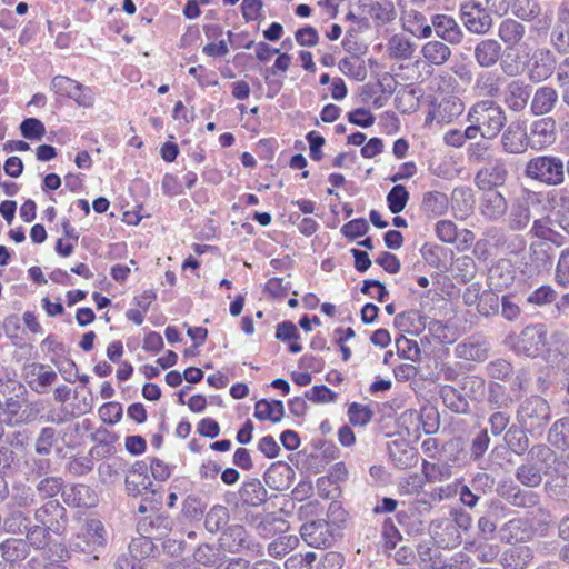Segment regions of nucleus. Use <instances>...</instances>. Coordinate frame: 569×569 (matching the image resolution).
Listing matches in <instances>:
<instances>
[{"instance_id":"nucleus-52","label":"nucleus","mask_w":569,"mask_h":569,"mask_svg":"<svg viewBox=\"0 0 569 569\" xmlns=\"http://www.w3.org/2000/svg\"><path fill=\"white\" fill-rule=\"evenodd\" d=\"M527 432L525 429L520 428H510L506 436L505 441L510 449L511 452H513L517 456H523L525 453L528 455V451L530 450V441L527 436Z\"/></svg>"},{"instance_id":"nucleus-15","label":"nucleus","mask_w":569,"mask_h":569,"mask_svg":"<svg viewBox=\"0 0 569 569\" xmlns=\"http://www.w3.org/2000/svg\"><path fill=\"white\" fill-rule=\"evenodd\" d=\"M530 149L542 150L550 147L557 140V124L553 118L545 117L535 120L528 132Z\"/></svg>"},{"instance_id":"nucleus-63","label":"nucleus","mask_w":569,"mask_h":569,"mask_svg":"<svg viewBox=\"0 0 569 569\" xmlns=\"http://www.w3.org/2000/svg\"><path fill=\"white\" fill-rule=\"evenodd\" d=\"M222 555L213 546L208 543L200 545L193 552V559L197 563L216 569Z\"/></svg>"},{"instance_id":"nucleus-23","label":"nucleus","mask_w":569,"mask_h":569,"mask_svg":"<svg viewBox=\"0 0 569 569\" xmlns=\"http://www.w3.org/2000/svg\"><path fill=\"white\" fill-rule=\"evenodd\" d=\"M557 61L550 50H539L533 56V62L529 70V79L535 82L547 80L555 72Z\"/></svg>"},{"instance_id":"nucleus-11","label":"nucleus","mask_w":569,"mask_h":569,"mask_svg":"<svg viewBox=\"0 0 569 569\" xmlns=\"http://www.w3.org/2000/svg\"><path fill=\"white\" fill-rule=\"evenodd\" d=\"M465 106L460 98L446 96L440 101L432 99L430 110L426 117V124L437 121L438 123H450L463 112Z\"/></svg>"},{"instance_id":"nucleus-29","label":"nucleus","mask_w":569,"mask_h":569,"mask_svg":"<svg viewBox=\"0 0 569 569\" xmlns=\"http://www.w3.org/2000/svg\"><path fill=\"white\" fill-rule=\"evenodd\" d=\"M402 24L406 31L417 38L428 39L432 36L431 20L417 10H405L401 16Z\"/></svg>"},{"instance_id":"nucleus-13","label":"nucleus","mask_w":569,"mask_h":569,"mask_svg":"<svg viewBox=\"0 0 569 569\" xmlns=\"http://www.w3.org/2000/svg\"><path fill=\"white\" fill-rule=\"evenodd\" d=\"M500 144L508 154H521L530 148L528 132L520 121L511 122L501 131Z\"/></svg>"},{"instance_id":"nucleus-40","label":"nucleus","mask_w":569,"mask_h":569,"mask_svg":"<svg viewBox=\"0 0 569 569\" xmlns=\"http://www.w3.org/2000/svg\"><path fill=\"white\" fill-rule=\"evenodd\" d=\"M553 222L569 236V190L560 188L555 191Z\"/></svg>"},{"instance_id":"nucleus-53","label":"nucleus","mask_w":569,"mask_h":569,"mask_svg":"<svg viewBox=\"0 0 569 569\" xmlns=\"http://www.w3.org/2000/svg\"><path fill=\"white\" fill-rule=\"evenodd\" d=\"M256 520H259L256 523V530L262 538H271L287 529V522L272 513L257 517Z\"/></svg>"},{"instance_id":"nucleus-19","label":"nucleus","mask_w":569,"mask_h":569,"mask_svg":"<svg viewBox=\"0 0 569 569\" xmlns=\"http://www.w3.org/2000/svg\"><path fill=\"white\" fill-rule=\"evenodd\" d=\"M300 535L305 542L313 548L325 549L331 546L333 535L326 521H312L301 526Z\"/></svg>"},{"instance_id":"nucleus-59","label":"nucleus","mask_w":569,"mask_h":569,"mask_svg":"<svg viewBox=\"0 0 569 569\" xmlns=\"http://www.w3.org/2000/svg\"><path fill=\"white\" fill-rule=\"evenodd\" d=\"M153 540L154 539L152 538H146L139 535L138 538L131 540L128 550L136 559L141 562L143 559L156 556L157 547Z\"/></svg>"},{"instance_id":"nucleus-49","label":"nucleus","mask_w":569,"mask_h":569,"mask_svg":"<svg viewBox=\"0 0 569 569\" xmlns=\"http://www.w3.org/2000/svg\"><path fill=\"white\" fill-rule=\"evenodd\" d=\"M8 498L9 501L6 506L18 509H28L36 501V492L31 487L19 483L12 487V491L11 493L9 492Z\"/></svg>"},{"instance_id":"nucleus-3","label":"nucleus","mask_w":569,"mask_h":569,"mask_svg":"<svg viewBox=\"0 0 569 569\" xmlns=\"http://www.w3.org/2000/svg\"><path fill=\"white\" fill-rule=\"evenodd\" d=\"M563 160L558 156L543 154L529 159L523 169L527 179L546 187L563 184Z\"/></svg>"},{"instance_id":"nucleus-4","label":"nucleus","mask_w":569,"mask_h":569,"mask_svg":"<svg viewBox=\"0 0 569 569\" xmlns=\"http://www.w3.org/2000/svg\"><path fill=\"white\" fill-rule=\"evenodd\" d=\"M551 419L549 402L540 396L526 398L518 407L517 421L529 433L540 432Z\"/></svg>"},{"instance_id":"nucleus-58","label":"nucleus","mask_w":569,"mask_h":569,"mask_svg":"<svg viewBox=\"0 0 569 569\" xmlns=\"http://www.w3.org/2000/svg\"><path fill=\"white\" fill-rule=\"evenodd\" d=\"M558 298V292L550 284H542L526 297V302L535 307H546L553 303Z\"/></svg>"},{"instance_id":"nucleus-54","label":"nucleus","mask_w":569,"mask_h":569,"mask_svg":"<svg viewBox=\"0 0 569 569\" xmlns=\"http://www.w3.org/2000/svg\"><path fill=\"white\" fill-rule=\"evenodd\" d=\"M230 520V511L228 507L222 505H214L206 515L204 527L211 532L216 533L223 529Z\"/></svg>"},{"instance_id":"nucleus-45","label":"nucleus","mask_w":569,"mask_h":569,"mask_svg":"<svg viewBox=\"0 0 569 569\" xmlns=\"http://www.w3.org/2000/svg\"><path fill=\"white\" fill-rule=\"evenodd\" d=\"M489 280L491 286L496 289L508 288L511 286L515 280V270L511 263L507 260L498 261L489 270Z\"/></svg>"},{"instance_id":"nucleus-33","label":"nucleus","mask_w":569,"mask_h":569,"mask_svg":"<svg viewBox=\"0 0 569 569\" xmlns=\"http://www.w3.org/2000/svg\"><path fill=\"white\" fill-rule=\"evenodd\" d=\"M525 34L526 27L512 18L503 19L498 28V36L507 49L516 48L522 41Z\"/></svg>"},{"instance_id":"nucleus-35","label":"nucleus","mask_w":569,"mask_h":569,"mask_svg":"<svg viewBox=\"0 0 569 569\" xmlns=\"http://www.w3.org/2000/svg\"><path fill=\"white\" fill-rule=\"evenodd\" d=\"M440 399L446 408L459 415H468L470 412V405L465 395L457 388L450 385L440 387Z\"/></svg>"},{"instance_id":"nucleus-7","label":"nucleus","mask_w":569,"mask_h":569,"mask_svg":"<svg viewBox=\"0 0 569 569\" xmlns=\"http://www.w3.org/2000/svg\"><path fill=\"white\" fill-rule=\"evenodd\" d=\"M50 90L59 97L69 98L83 108H90L94 103V96L91 88L73 80L67 76L58 74L52 78Z\"/></svg>"},{"instance_id":"nucleus-57","label":"nucleus","mask_w":569,"mask_h":569,"mask_svg":"<svg viewBox=\"0 0 569 569\" xmlns=\"http://www.w3.org/2000/svg\"><path fill=\"white\" fill-rule=\"evenodd\" d=\"M510 8L512 13L522 21H531L541 12L537 0H511Z\"/></svg>"},{"instance_id":"nucleus-17","label":"nucleus","mask_w":569,"mask_h":569,"mask_svg":"<svg viewBox=\"0 0 569 569\" xmlns=\"http://www.w3.org/2000/svg\"><path fill=\"white\" fill-rule=\"evenodd\" d=\"M219 546L222 550L230 553H238L242 550H253L256 547L246 528L241 525L227 527L219 538Z\"/></svg>"},{"instance_id":"nucleus-1","label":"nucleus","mask_w":569,"mask_h":569,"mask_svg":"<svg viewBox=\"0 0 569 569\" xmlns=\"http://www.w3.org/2000/svg\"><path fill=\"white\" fill-rule=\"evenodd\" d=\"M556 462L555 451L547 445H535L528 451L526 462L517 467L515 477L526 488H537L542 483L543 475Z\"/></svg>"},{"instance_id":"nucleus-26","label":"nucleus","mask_w":569,"mask_h":569,"mask_svg":"<svg viewBox=\"0 0 569 569\" xmlns=\"http://www.w3.org/2000/svg\"><path fill=\"white\" fill-rule=\"evenodd\" d=\"M543 489L550 499L569 505V471L556 469L553 473L549 472Z\"/></svg>"},{"instance_id":"nucleus-10","label":"nucleus","mask_w":569,"mask_h":569,"mask_svg":"<svg viewBox=\"0 0 569 569\" xmlns=\"http://www.w3.org/2000/svg\"><path fill=\"white\" fill-rule=\"evenodd\" d=\"M174 526L170 515L164 511H156L142 517L137 522V532L146 538L162 540L169 536Z\"/></svg>"},{"instance_id":"nucleus-21","label":"nucleus","mask_w":569,"mask_h":569,"mask_svg":"<svg viewBox=\"0 0 569 569\" xmlns=\"http://www.w3.org/2000/svg\"><path fill=\"white\" fill-rule=\"evenodd\" d=\"M500 495L513 507L523 509L538 508L540 512H543V509L540 506V495L536 491L522 489L517 485H512Z\"/></svg>"},{"instance_id":"nucleus-12","label":"nucleus","mask_w":569,"mask_h":569,"mask_svg":"<svg viewBox=\"0 0 569 569\" xmlns=\"http://www.w3.org/2000/svg\"><path fill=\"white\" fill-rule=\"evenodd\" d=\"M491 345L481 333L468 336L455 347L458 359L472 362H485L489 358Z\"/></svg>"},{"instance_id":"nucleus-56","label":"nucleus","mask_w":569,"mask_h":569,"mask_svg":"<svg viewBox=\"0 0 569 569\" xmlns=\"http://www.w3.org/2000/svg\"><path fill=\"white\" fill-rule=\"evenodd\" d=\"M51 530L47 529V527L36 523V525H29L23 533H26V541L30 547H33L37 550L44 549L50 540Z\"/></svg>"},{"instance_id":"nucleus-20","label":"nucleus","mask_w":569,"mask_h":569,"mask_svg":"<svg viewBox=\"0 0 569 569\" xmlns=\"http://www.w3.org/2000/svg\"><path fill=\"white\" fill-rule=\"evenodd\" d=\"M62 500L66 505L73 508H92L98 503L96 491L83 483L64 487Z\"/></svg>"},{"instance_id":"nucleus-48","label":"nucleus","mask_w":569,"mask_h":569,"mask_svg":"<svg viewBox=\"0 0 569 569\" xmlns=\"http://www.w3.org/2000/svg\"><path fill=\"white\" fill-rule=\"evenodd\" d=\"M64 480L58 476L41 478L36 485V491L42 500H56L54 498L64 490Z\"/></svg>"},{"instance_id":"nucleus-46","label":"nucleus","mask_w":569,"mask_h":569,"mask_svg":"<svg viewBox=\"0 0 569 569\" xmlns=\"http://www.w3.org/2000/svg\"><path fill=\"white\" fill-rule=\"evenodd\" d=\"M548 442L561 451L569 449V418H561L550 427Z\"/></svg>"},{"instance_id":"nucleus-43","label":"nucleus","mask_w":569,"mask_h":569,"mask_svg":"<svg viewBox=\"0 0 569 569\" xmlns=\"http://www.w3.org/2000/svg\"><path fill=\"white\" fill-rule=\"evenodd\" d=\"M451 207L460 217L468 216L475 208V194L469 187H457L451 192Z\"/></svg>"},{"instance_id":"nucleus-41","label":"nucleus","mask_w":569,"mask_h":569,"mask_svg":"<svg viewBox=\"0 0 569 569\" xmlns=\"http://www.w3.org/2000/svg\"><path fill=\"white\" fill-rule=\"evenodd\" d=\"M421 54L427 62L439 67L450 59L451 50L445 42L431 40L422 46Z\"/></svg>"},{"instance_id":"nucleus-36","label":"nucleus","mask_w":569,"mask_h":569,"mask_svg":"<svg viewBox=\"0 0 569 569\" xmlns=\"http://www.w3.org/2000/svg\"><path fill=\"white\" fill-rule=\"evenodd\" d=\"M239 496L242 503L250 507H259L268 499V492L259 479L244 481L239 490Z\"/></svg>"},{"instance_id":"nucleus-31","label":"nucleus","mask_w":569,"mask_h":569,"mask_svg":"<svg viewBox=\"0 0 569 569\" xmlns=\"http://www.w3.org/2000/svg\"><path fill=\"white\" fill-rule=\"evenodd\" d=\"M463 549L470 552L475 557V560L480 563L493 562L500 552V548L497 543H489L485 539H472L470 541H466Z\"/></svg>"},{"instance_id":"nucleus-25","label":"nucleus","mask_w":569,"mask_h":569,"mask_svg":"<svg viewBox=\"0 0 569 569\" xmlns=\"http://www.w3.org/2000/svg\"><path fill=\"white\" fill-rule=\"evenodd\" d=\"M82 539L86 543L82 550L94 551L103 548L108 541V533L104 525L99 519H88L82 528Z\"/></svg>"},{"instance_id":"nucleus-42","label":"nucleus","mask_w":569,"mask_h":569,"mask_svg":"<svg viewBox=\"0 0 569 569\" xmlns=\"http://www.w3.org/2000/svg\"><path fill=\"white\" fill-rule=\"evenodd\" d=\"M555 251L546 241H535L530 244V259L539 270H549L553 264Z\"/></svg>"},{"instance_id":"nucleus-55","label":"nucleus","mask_w":569,"mask_h":569,"mask_svg":"<svg viewBox=\"0 0 569 569\" xmlns=\"http://www.w3.org/2000/svg\"><path fill=\"white\" fill-rule=\"evenodd\" d=\"M531 220V210L525 202L513 204L508 214V228L512 231L525 230Z\"/></svg>"},{"instance_id":"nucleus-47","label":"nucleus","mask_w":569,"mask_h":569,"mask_svg":"<svg viewBox=\"0 0 569 569\" xmlns=\"http://www.w3.org/2000/svg\"><path fill=\"white\" fill-rule=\"evenodd\" d=\"M388 51L392 59L408 60L412 58L416 44L402 34H395L388 42Z\"/></svg>"},{"instance_id":"nucleus-62","label":"nucleus","mask_w":569,"mask_h":569,"mask_svg":"<svg viewBox=\"0 0 569 569\" xmlns=\"http://www.w3.org/2000/svg\"><path fill=\"white\" fill-rule=\"evenodd\" d=\"M500 78L493 72H481L477 76L475 88L481 94L495 98L500 92Z\"/></svg>"},{"instance_id":"nucleus-2","label":"nucleus","mask_w":569,"mask_h":569,"mask_svg":"<svg viewBox=\"0 0 569 569\" xmlns=\"http://www.w3.org/2000/svg\"><path fill=\"white\" fill-rule=\"evenodd\" d=\"M468 122H476L482 129V139L495 140L507 124L506 110L495 100H480L471 106Z\"/></svg>"},{"instance_id":"nucleus-38","label":"nucleus","mask_w":569,"mask_h":569,"mask_svg":"<svg viewBox=\"0 0 569 569\" xmlns=\"http://www.w3.org/2000/svg\"><path fill=\"white\" fill-rule=\"evenodd\" d=\"M0 553L4 561L16 563L29 556V545L24 539L9 538L0 543Z\"/></svg>"},{"instance_id":"nucleus-14","label":"nucleus","mask_w":569,"mask_h":569,"mask_svg":"<svg viewBox=\"0 0 569 569\" xmlns=\"http://www.w3.org/2000/svg\"><path fill=\"white\" fill-rule=\"evenodd\" d=\"M432 34L449 44H460L465 32L458 21L450 14L436 13L431 16Z\"/></svg>"},{"instance_id":"nucleus-64","label":"nucleus","mask_w":569,"mask_h":569,"mask_svg":"<svg viewBox=\"0 0 569 569\" xmlns=\"http://www.w3.org/2000/svg\"><path fill=\"white\" fill-rule=\"evenodd\" d=\"M461 389L472 400H479L486 392V380L479 376H466L461 381Z\"/></svg>"},{"instance_id":"nucleus-24","label":"nucleus","mask_w":569,"mask_h":569,"mask_svg":"<svg viewBox=\"0 0 569 569\" xmlns=\"http://www.w3.org/2000/svg\"><path fill=\"white\" fill-rule=\"evenodd\" d=\"M502 47L495 39H481L473 49V58L481 68H491L501 57Z\"/></svg>"},{"instance_id":"nucleus-50","label":"nucleus","mask_w":569,"mask_h":569,"mask_svg":"<svg viewBox=\"0 0 569 569\" xmlns=\"http://www.w3.org/2000/svg\"><path fill=\"white\" fill-rule=\"evenodd\" d=\"M368 13L376 22L387 24L397 18V11L391 0L373 1L368 4Z\"/></svg>"},{"instance_id":"nucleus-60","label":"nucleus","mask_w":569,"mask_h":569,"mask_svg":"<svg viewBox=\"0 0 569 569\" xmlns=\"http://www.w3.org/2000/svg\"><path fill=\"white\" fill-rule=\"evenodd\" d=\"M386 200L390 212L398 214L406 208L409 201V192L405 186L396 184L388 192Z\"/></svg>"},{"instance_id":"nucleus-6","label":"nucleus","mask_w":569,"mask_h":569,"mask_svg":"<svg viewBox=\"0 0 569 569\" xmlns=\"http://www.w3.org/2000/svg\"><path fill=\"white\" fill-rule=\"evenodd\" d=\"M509 179L507 161L501 157L489 159L475 174L473 182L479 190H493L503 187Z\"/></svg>"},{"instance_id":"nucleus-5","label":"nucleus","mask_w":569,"mask_h":569,"mask_svg":"<svg viewBox=\"0 0 569 569\" xmlns=\"http://www.w3.org/2000/svg\"><path fill=\"white\" fill-rule=\"evenodd\" d=\"M460 20L472 34L485 36L493 27L491 12L479 0H468L459 6Z\"/></svg>"},{"instance_id":"nucleus-27","label":"nucleus","mask_w":569,"mask_h":569,"mask_svg":"<svg viewBox=\"0 0 569 569\" xmlns=\"http://www.w3.org/2000/svg\"><path fill=\"white\" fill-rule=\"evenodd\" d=\"M389 457L398 469L405 470L418 462V451L406 441H393L389 445Z\"/></svg>"},{"instance_id":"nucleus-9","label":"nucleus","mask_w":569,"mask_h":569,"mask_svg":"<svg viewBox=\"0 0 569 569\" xmlns=\"http://www.w3.org/2000/svg\"><path fill=\"white\" fill-rule=\"evenodd\" d=\"M547 345V327L536 323L525 327L518 336L516 349L527 357H537L543 352Z\"/></svg>"},{"instance_id":"nucleus-32","label":"nucleus","mask_w":569,"mask_h":569,"mask_svg":"<svg viewBox=\"0 0 569 569\" xmlns=\"http://www.w3.org/2000/svg\"><path fill=\"white\" fill-rule=\"evenodd\" d=\"M510 389L505 385L489 380L487 385V403L492 410L508 409L515 403Z\"/></svg>"},{"instance_id":"nucleus-30","label":"nucleus","mask_w":569,"mask_h":569,"mask_svg":"<svg viewBox=\"0 0 569 569\" xmlns=\"http://www.w3.org/2000/svg\"><path fill=\"white\" fill-rule=\"evenodd\" d=\"M557 102V90L549 86H542L536 89L530 102V110L535 116H543L551 112Z\"/></svg>"},{"instance_id":"nucleus-18","label":"nucleus","mask_w":569,"mask_h":569,"mask_svg":"<svg viewBox=\"0 0 569 569\" xmlns=\"http://www.w3.org/2000/svg\"><path fill=\"white\" fill-rule=\"evenodd\" d=\"M479 211L489 221H498L508 210V202L499 189L480 190Z\"/></svg>"},{"instance_id":"nucleus-16","label":"nucleus","mask_w":569,"mask_h":569,"mask_svg":"<svg viewBox=\"0 0 569 569\" xmlns=\"http://www.w3.org/2000/svg\"><path fill=\"white\" fill-rule=\"evenodd\" d=\"M531 93V84L522 79H513L503 90V103L512 112H522L528 106Z\"/></svg>"},{"instance_id":"nucleus-37","label":"nucleus","mask_w":569,"mask_h":569,"mask_svg":"<svg viewBox=\"0 0 569 569\" xmlns=\"http://www.w3.org/2000/svg\"><path fill=\"white\" fill-rule=\"evenodd\" d=\"M31 523V518L26 509H18L6 506V516L3 517V531L11 535H21Z\"/></svg>"},{"instance_id":"nucleus-39","label":"nucleus","mask_w":569,"mask_h":569,"mask_svg":"<svg viewBox=\"0 0 569 569\" xmlns=\"http://www.w3.org/2000/svg\"><path fill=\"white\" fill-rule=\"evenodd\" d=\"M284 416V406L281 400L260 399L254 406V417L258 420L280 422Z\"/></svg>"},{"instance_id":"nucleus-34","label":"nucleus","mask_w":569,"mask_h":569,"mask_svg":"<svg viewBox=\"0 0 569 569\" xmlns=\"http://www.w3.org/2000/svg\"><path fill=\"white\" fill-rule=\"evenodd\" d=\"M43 363L33 362L29 366V375L36 378L29 380V387L38 395H43L47 389L53 385L58 378L53 370H48Z\"/></svg>"},{"instance_id":"nucleus-61","label":"nucleus","mask_w":569,"mask_h":569,"mask_svg":"<svg viewBox=\"0 0 569 569\" xmlns=\"http://www.w3.org/2000/svg\"><path fill=\"white\" fill-rule=\"evenodd\" d=\"M491 146L483 140L471 142L466 150L467 159L471 163L489 162V159H495L496 156L491 153Z\"/></svg>"},{"instance_id":"nucleus-8","label":"nucleus","mask_w":569,"mask_h":569,"mask_svg":"<svg viewBox=\"0 0 569 569\" xmlns=\"http://www.w3.org/2000/svg\"><path fill=\"white\" fill-rule=\"evenodd\" d=\"M36 522L47 527L52 533L61 535L68 523L66 508L58 500H49L34 510Z\"/></svg>"},{"instance_id":"nucleus-51","label":"nucleus","mask_w":569,"mask_h":569,"mask_svg":"<svg viewBox=\"0 0 569 569\" xmlns=\"http://www.w3.org/2000/svg\"><path fill=\"white\" fill-rule=\"evenodd\" d=\"M490 442V436L486 428L473 433L469 445L470 461L480 465L485 459V455L489 449Z\"/></svg>"},{"instance_id":"nucleus-44","label":"nucleus","mask_w":569,"mask_h":569,"mask_svg":"<svg viewBox=\"0 0 569 569\" xmlns=\"http://www.w3.org/2000/svg\"><path fill=\"white\" fill-rule=\"evenodd\" d=\"M485 371L489 380H493L500 383L510 382L515 375V368L512 363L505 358H497L489 361L485 367Z\"/></svg>"},{"instance_id":"nucleus-22","label":"nucleus","mask_w":569,"mask_h":569,"mask_svg":"<svg viewBox=\"0 0 569 569\" xmlns=\"http://www.w3.org/2000/svg\"><path fill=\"white\" fill-rule=\"evenodd\" d=\"M295 477L293 469L283 461H277L266 470L263 479L266 485L273 490L282 491L290 487Z\"/></svg>"},{"instance_id":"nucleus-28","label":"nucleus","mask_w":569,"mask_h":569,"mask_svg":"<svg viewBox=\"0 0 569 569\" xmlns=\"http://www.w3.org/2000/svg\"><path fill=\"white\" fill-rule=\"evenodd\" d=\"M450 200L440 191H428L422 194L420 204L421 212L429 219L445 216L448 211Z\"/></svg>"}]
</instances>
